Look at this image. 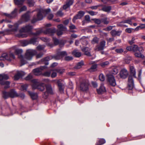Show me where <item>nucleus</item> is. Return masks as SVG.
Masks as SVG:
<instances>
[{"instance_id": "nucleus-1", "label": "nucleus", "mask_w": 145, "mask_h": 145, "mask_svg": "<svg viewBox=\"0 0 145 145\" xmlns=\"http://www.w3.org/2000/svg\"><path fill=\"white\" fill-rule=\"evenodd\" d=\"M37 53V51L35 50L29 49L27 50L25 57H23L22 55L19 56V57L20 59L22 65H24L26 63V59L29 60L31 59L32 57L35 55Z\"/></svg>"}, {"instance_id": "nucleus-2", "label": "nucleus", "mask_w": 145, "mask_h": 145, "mask_svg": "<svg viewBox=\"0 0 145 145\" xmlns=\"http://www.w3.org/2000/svg\"><path fill=\"white\" fill-rule=\"evenodd\" d=\"M67 54L65 51L60 52L58 51L57 52L56 54L53 56H48L41 59V61L43 62H44V64L46 65L48 64V62L46 61H48L52 59L55 60H59L61 58L65 56H67Z\"/></svg>"}, {"instance_id": "nucleus-3", "label": "nucleus", "mask_w": 145, "mask_h": 145, "mask_svg": "<svg viewBox=\"0 0 145 145\" xmlns=\"http://www.w3.org/2000/svg\"><path fill=\"white\" fill-rule=\"evenodd\" d=\"M32 89H38L39 90L43 91L45 88V84L41 83L38 79H34L31 81Z\"/></svg>"}, {"instance_id": "nucleus-4", "label": "nucleus", "mask_w": 145, "mask_h": 145, "mask_svg": "<svg viewBox=\"0 0 145 145\" xmlns=\"http://www.w3.org/2000/svg\"><path fill=\"white\" fill-rule=\"evenodd\" d=\"M33 26H32L28 25L22 27L20 30V31L22 32L27 33L28 34L32 35L35 36L38 35L43 32L42 30H40L37 31L35 33H33L31 32Z\"/></svg>"}, {"instance_id": "nucleus-5", "label": "nucleus", "mask_w": 145, "mask_h": 145, "mask_svg": "<svg viewBox=\"0 0 145 145\" xmlns=\"http://www.w3.org/2000/svg\"><path fill=\"white\" fill-rule=\"evenodd\" d=\"M89 83L88 80H83L80 83V89L83 91H86L89 89Z\"/></svg>"}, {"instance_id": "nucleus-6", "label": "nucleus", "mask_w": 145, "mask_h": 145, "mask_svg": "<svg viewBox=\"0 0 145 145\" xmlns=\"http://www.w3.org/2000/svg\"><path fill=\"white\" fill-rule=\"evenodd\" d=\"M15 58V56L13 53H10L9 55H8L7 53H5L2 54L1 56L0 57V60H7L10 61L12 58L14 59Z\"/></svg>"}, {"instance_id": "nucleus-7", "label": "nucleus", "mask_w": 145, "mask_h": 145, "mask_svg": "<svg viewBox=\"0 0 145 145\" xmlns=\"http://www.w3.org/2000/svg\"><path fill=\"white\" fill-rule=\"evenodd\" d=\"M46 91L43 93V97L44 99L47 98L48 95L53 94L54 93L50 85L48 84L46 85Z\"/></svg>"}, {"instance_id": "nucleus-8", "label": "nucleus", "mask_w": 145, "mask_h": 145, "mask_svg": "<svg viewBox=\"0 0 145 145\" xmlns=\"http://www.w3.org/2000/svg\"><path fill=\"white\" fill-rule=\"evenodd\" d=\"M107 81L109 84L112 86H115L116 85L114 77L113 75H108Z\"/></svg>"}, {"instance_id": "nucleus-9", "label": "nucleus", "mask_w": 145, "mask_h": 145, "mask_svg": "<svg viewBox=\"0 0 145 145\" xmlns=\"http://www.w3.org/2000/svg\"><path fill=\"white\" fill-rule=\"evenodd\" d=\"M58 30L57 31V35L58 36H60L63 34V31H66L67 30L66 27L61 24L57 25Z\"/></svg>"}, {"instance_id": "nucleus-10", "label": "nucleus", "mask_w": 145, "mask_h": 145, "mask_svg": "<svg viewBox=\"0 0 145 145\" xmlns=\"http://www.w3.org/2000/svg\"><path fill=\"white\" fill-rule=\"evenodd\" d=\"M46 68V66H41L39 68L33 69V71L35 75L37 76L41 74L42 70Z\"/></svg>"}, {"instance_id": "nucleus-11", "label": "nucleus", "mask_w": 145, "mask_h": 145, "mask_svg": "<svg viewBox=\"0 0 145 145\" xmlns=\"http://www.w3.org/2000/svg\"><path fill=\"white\" fill-rule=\"evenodd\" d=\"M128 74L127 71L125 69H123L120 71L119 75L121 78L125 79L127 77Z\"/></svg>"}, {"instance_id": "nucleus-12", "label": "nucleus", "mask_w": 145, "mask_h": 145, "mask_svg": "<svg viewBox=\"0 0 145 145\" xmlns=\"http://www.w3.org/2000/svg\"><path fill=\"white\" fill-rule=\"evenodd\" d=\"M29 19H21L18 23L15 24L14 26H12V31H16L18 29L19 24L22 23L24 21H25V22L27 21Z\"/></svg>"}, {"instance_id": "nucleus-13", "label": "nucleus", "mask_w": 145, "mask_h": 145, "mask_svg": "<svg viewBox=\"0 0 145 145\" xmlns=\"http://www.w3.org/2000/svg\"><path fill=\"white\" fill-rule=\"evenodd\" d=\"M106 42L105 41L103 40L101 41L99 46H96L95 48V51H99L103 50L105 46Z\"/></svg>"}, {"instance_id": "nucleus-14", "label": "nucleus", "mask_w": 145, "mask_h": 145, "mask_svg": "<svg viewBox=\"0 0 145 145\" xmlns=\"http://www.w3.org/2000/svg\"><path fill=\"white\" fill-rule=\"evenodd\" d=\"M128 87L129 90L132 89L134 87V81L132 77L130 76L128 78Z\"/></svg>"}, {"instance_id": "nucleus-15", "label": "nucleus", "mask_w": 145, "mask_h": 145, "mask_svg": "<svg viewBox=\"0 0 145 145\" xmlns=\"http://www.w3.org/2000/svg\"><path fill=\"white\" fill-rule=\"evenodd\" d=\"M144 49L142 46L138 47L136 45H134L132 46V51L135 53L138 51L139 52H143Z\"/></svg>"}, {"instance_id": "nucleus-16", "label": "nucleus", "mask_w": 145, "mask_h": 145, "mask_svg": "<svg viewBox=\"0 0 145 145\" xmlns=\"http://www.w3.org/2000/svg\"><path fill=\"white\" fill-rule=\"evenodd\" d=\"M56 31V30L54 28L47 29L44 31L43 32L46 34H49L52 35H53Z\"/></svg>"}, {"instance_id": "nucleus-17", "label": "nucleus", "mask_w": 145, "mask_h": 145, "mask_svg": "<svg viewBox=\"0 0 145 145\" xmlns=\"http://www.w3.org/2000/svg\"><path fill=\"white\" fill-rule=\"evenodd\" d=\"M17 12L18 9L16 8L14 9L13 11H12L10 14L4 13V15L8 17H15L17 15Z\"/></svg>"}, {"instance_id": "nucleus-18", "label": "nucleus", "mask_w": 145, "mask_h": 145, "mask_svg": "<svg viewBox=\"0 0 145 145\" xmlns=\"http://www.w3.org/2000/svg\"><path fill=\"white\" fill-rule=\"evenodd\" d=\"M24 73L22 71H18L17 73L14 76L15 80H18L21 77L24 75Z\"/></svg>"}, {"instance_id": "nucleus-19", "label": "nucleus", "mask_w": 145, "mask_h": 145, "mask_svg": "<svg viewBox=\"0 0 145 145\" xmlns=\"http://www.w3.org/2000/svg\"><path fill=\"white\" fill-rule=\"evenodd\" d=\"M29 40V44H33L34 45H37L38 43L37 38L33 37L31 39Z\"/></svg>"}, {"instance_id": "nucleus-20", "label": "nucleus", "mask_w": 145, "mask_h": 145, "mask_svg": "<svg viewBox=\"0 0 145 145\" xmlns=\"http://www.w3.org/2000/svg\"><path fill=\"white\" fill-rule=\"evenodd\" d=\"M106 91L105 87L103 85L101 84L100 88L97 89V91L99 94H101Z\"/></svg>"}, {"instance_id": "nucleus-21", "label": "nucleus", "mask_w": 145, "mask_h": 145, "mask_svg": "<svg viewBox=\"0 0 145 145\" xmlns=\"http://www.w3.org/2000/svg\"><path fill=\"white\" fill-rule=\"evenodd\" d=\"M25 0H14L15 5H17L18 7H21L23 4Z\"/></svg>"}, {"instance_id": "nucleus-22", "label": "nucleus", "mask_w": 145, "mask_h": 145, "mask_svg": "<svg viewBox=\"0 0 145 145\" xmlns=\"http://www.w3.org/2000/svg\"><path fill=\"white\" fill-rule=\"evenodd\" d=\"M61 81V80H58L57 81V83L59 91L61 93H62L64 91L63 85L60 82Z\"/></svg>"}, {"instance_id": "nucleus-23", "label": "nucleus", "mask_w": 145, "mask_h": 145, "mask_svg": "<svg viewBox=\"0 0 145 145\" xmlns=\"http://www.w3.org/2000/svg\"><path fill=\"white\" fill-rule=\"evenodd\" d=\"M85 12L82 11H79L77 14L74 16L73 18H81L85 14Z\"/></svg>"}, {"instance_id": "nucleus-24", "label": "nucleus", "mask_w": 145, "mask_h": 145, "mask_svg": "<svg viewBox=\"0 0 145 145\" xmlns=\"http://www.w3.org/2000/svg\"><path fill=\"white\" fill-rule=\"evenodd\" d=\"M0 83L2 85H5L4 87L5 89L8 88L10 87V82L8 81H1L0 82Z\"/></svg>"}, {"instance_id": "nucleus-25", "label": "nucleus", "mask_w": 145, "mask_h": 145, "mask_svg": "<svg viewBox=\"0 0 145 145\" xmlns=\"http://www.w3.org/2000/svg\"><path fill=\"white\" fill-rule=\"evenodd\" d=\"M130 72L133 76L135 78H136V72L134 67L133 66H130Z\"/></svg>"}, {"instance_id": "nucleus-26", "label": "nucleus", "mask_w": 145, "mask_h": 145, "mask_svg": "<svg viewBox=\"0 0 145 145\" xmlns=\"http://www.w3.org/2000/svg\"><path fill=\"white\" fill-rule=\"evenodd\" d=\"M9 93L10 97L14 98L18 96L17 93L13 89L11 90L9 92Z\"/></svg>"}, {"instance_id": "nucleus-27", "label": "nucleus", "mask_w": 145, "mask_h": 145, "mask_svg": "<svg viewBox=\"0 0 145 145\" xmlns=\"http://www.w3.org/2000/svg\"><path fill=\"white\" fill-rule=\"evenodd\" d=\"M9 78V76L7 74H0V81L3 80H7Z\"/></svg>"}, {"instance_id": "nucleus-28", "label": "nucleus", "mask_w": 145, "mask_h": 145, "mask_svg": "<svg viewBox=\"0 0 145 145\" xmlns=\"http://www.w3.org/2000/svg\"><path fill=\"white\" fill-rule=\"evenodd\" d=\"M82 50L84 52L86 55L88 56H91L90 53L89 52V49L87 47L84 48L82 49Z\"/></svg>"}, {"instance_id": "nucleus-29", "label": "nucleus", "mask_w": 145, "mask_h": 145, "mask_svg": "<svg viewBox=\"0 0 145 145\" xmlns=\"http://www.w3.org/2000/svg\"><path fill=\"white\" fill-rule=\"evenodd\" d=\"M84 63L83 61H81L77 63L76 65L74 67L75 69H78L82 67V66L84 65Z\"/></svg>"}, {"instance_id": "nucleus-30", "label": "nucleus", "mask_w": 145, "mask_h": 145, "mask_svg": "<svg viewBox=\"0 0 145 145\" xmlns=\"http://www.w3.org/2000/svg\"><path fill=\"white\" fill-rule=\"evenodd\" d=\"M28 92L33 99H36L37 98L38 96L37 93L31 92L29 91H28Z\"/></svg>"}, {"instance_id": "nucleus-31", "label": "nucleus", "mask_w": 145, "mask_h": 145, "mask_svg": "<svg viewBox=\"0 0 145 145\" xmlns=\"http://www.w3.org/2000/svg\"><path fill=\"white\" fill-rule=\"evenodd\" d=\"M106 141L104 139L100 138L97 140L96 143V145H101L105 143Z\"/></svg>"}, {"instance_id": "nucleus-32", "label": "nucleus", "mask_w": 145, "mask_h": 145, "mask_svg": "<svg viewBox=\"0 0 145 145\" xmlns=\"http://www.w3.org/2000/svg\"><path fill=\"white\" fill-rule=\"evenodd\" d=\"M121 31H116L115 30H112L111 32V33L112 36H119L121 33Z\"/></svg>"}, {"instance_id": "nucleus-33", "label": "nucleus", "mask_w": 145, "mask_h": 145, "mask_svg": "<svg viewBox=\"0 0 145 145\" xmlns=\"http://www.w3.org/2000/svg\"><path fill=\"white\" fill-rule=\"evenodd\" d=\"M72 54L76 57H79L81 55V52H79L77 50H75L72 52Z\"/></svg>"}, {"instance_id": "nucleus-34", "label": "nucleus", "mask_w": 145, "mask_h": 145, "mask_svg": "<svg viewBox=\"0 0 145 145\" xmlns=\"http://www.w3.org/2000/svg\"><path fill=\"white\" fill-rule=\"evenodd\" d=\"M97 64H93L92 65L91 67L88 69V70L90 72H94L97 71Z\"/></svg>"}, {"instance_id": "nucleus-35", "label": "nucleus", "mask_w": 145, "mask_h": 145, "mask_svg": "<svg viewBox=\"0 0 145 145\" xmlns=\"http://www.w3.org/2000/svg\"><path fill=\"white\" fill-rule=\"evenodd\" d=\"M142 52H135V56L137 57L140 58H144V56L141 54Z\"/></svg>"}, {"instance_id": "nucleus-36", "label": "nucleus", "mask_w": 145, "mask_h": 145, "mask_svg": "<svg viewBox=\"0 0 145 145\" xmlns=\"http://www.w3.org/2000/svg\"><path fill=\"white\" fill-rule=\"evenodd\" d=\"M111 9V7L110 6H105L102 8V10L105 12H109Z\"/></svg>"}, {"instance_id": "nucleus-37", "label": "nucleus", "mask_w": 145, "mask_h": 145, "mask_svg": "<svg viewBox=\"0 0 145 145\" xmlns=\"http://www.w3.org/2000/svg\"><path fill=\"white\" fill-rule=\"evenodd\" d=\"M52 70L50 71H46L43 74V75L47 77H49L50 76Z\"/></svg>"}, {"instance_id": "nucleus-38", "label": "nucleus", "mask_w": 145, "mask_h": 145, "mask_svg": "<svg viewBox=\"0 0 145 145\" xmlns=\"http://www.w3.org/2000/svg\"><path fill=\"white\" fill-rule=\"evenodd\" d=\"M3 97L5 99L10 97L9 92H7L5 91H3Z\"/></svg>"}, {"instance_id": "nucleus-39", "label": "nucleus", "mask_w": 145, "mask_h": 145, "mask_svg": "<svg viewBox=\"0 0 145 145\" xmlns=\"http://www.w3.org/2000/svg\"><path fill=\"white\" fill-rule=\"evenodd\" d=\"M109 63L108 61H106L101 63L100 65L101 66L103 67H104L108 65Z\"/></svg>"}, {"instance_id": "nucleus-40", "label": "nucleus", "mask_w": 145, "mask_h": 145, "mask_svg": "<svg viewBox=\"0 0 145 145\" xmlns=\"http://www.w3.org/2000/svg\"><path fill=\"white\" fill-rule=\"evenodd\" d=\"M28 86V85L26 84L22 85L21 87V90L24 91H26Z\"/></svg>"}, {"instance_id": "nucleus-41", "label": "nucleus", "mask_w": 145, "mask_h": 145, "mask_svg": "<svg viewBox=\"0 0 145 145\" xmlns=\"http://www.w3.org/2000/svg\"><path fill=\"white\" fill-rule=\"evenodd\" d=\"M74 2V0H67L65 3L67 4L70 7L72 5Z\"/></svg>"}, {"instance_id": "nucleus-42", "label": "nucleus", "mask_w": 145, "mask_h": 145, "mask_svg": "<svg viewBox=\"0 0 145 145\" xmlns=\"http://www.w3.org/2000/svg\"><path fill=\"white\" fill-rule=\"evenodd\" d=\"M22 45V46H25L29 44V40H25L21 42Z\"/></svg>"}, {"instance_id": "nucleus-43", "label": "nucleus", "mask_w": 145, "mask_h": 145, "mask_svg": "<svg viewBox=\"0 0 145 145\" xmlns=\"http://www.w3.org/2000/svg\"><path fill=\"white\" fill-rule=\"evenodd\" d=\"M29 16L30 12H27L22 16V18H29Z\"/></svg>"}, {"instance_id": "nucleus-44", "label": "nucleus", "mask_w": 145, "mask_h": 145, "mask_svg": "<svg viewBox=\"0 0 145 145\" xmlns=\"http://www.w3.org/2000/svg\"><path fill=\"white\" fill-rule=\"evenodd\" d=\"M99 39L97 37H95L91 40V43L92 44L97 43L98 42Z\"/></svg>"}, {"instance_id": "nucleus-45", "label": "nucleus", "mask_w": 145, "mask_h": 145, "mask_svg": "<svg viewBox=\"0 0 145 145\" xmlns=\"http://www.w3.org/2000/svg\"><path fill=\"white\" fill-rule=\"evenodd\" d=\"M45 46L44 45H39L37 47L36 49L39 50H43Z\"/></svg>"}, {"instance_id": "nucleus-46", "label": "nucleus", "mask_w": 145, "mask_h": 145, "mask_svg": "<svg viewBox=\"0 0 145 145\" xmlns=\"http://www.w3.org/2000/svg\"><path fill=\"white\" fill-rule=\"evenodd\" d=\"M51 12V10L50 8L44 9L43 10V13L44 14V16L50 13Z\"/></svg>"}, {"instance_id": "nucleus-47", "label": "nucleus", "mask_w": 145, "mask_h": 145, "mask_svg": "<svg viewBox=\"0 0 145 145\" xmlns=\"http://www.w3.org/2000/svg\"><path fill=\"white\" fill-rule=\"evenodd\" d=\"M22 49H17L15 50L14 52L15 54L19 55L22 53Z\"/></svg>"}, {"instance_id": "nucleus-48", "label": "nucleus", "mask_w": 145, "mask_h": 145, "mask_svg": "<svg viewBox=\"0 0 145 145\" xmlns=\"http://www.w3.org/2000/svg\"><path fill=\"white\" fill-rule=\"evenodd\" d=\"M54 71L56 72L59 73L60 74L63 73L65 71V70L63 69H54Z\"/></svg>"}, {"instance_id": "nucleus-49", "label": "nucleus", "mask_w": 145, "mask_h": 145, "mask_svg": "<svg viewBox=\"0 0 145 145\" xmlns=\"http://www.w3.org/2000/svg\"><path fill=\"white\" fill-rule=\"evenodd\" d=\"M27 2L30 7L33 6L35 3L33 0H28Z\"/></svg>"}, {"instance_id": "nucleus-50", "label": "nucleus", "mask_w": 145, "mask_h": 145, "mask_svg": "<svg viewBox=\"0 0 145 145\" xmlns=\"http://www.w3.org/2000/svg\"><path fill=\"white\" fill-rule=\"evenodd\" d=\"M53 39L54 44L55 45H57L59 44L60 42L57 39L54 37H53Z\"/></svg>"}, {"instance_id": "nucleus-51", "label": "nucleus", "mask_w": 145, "mask_h": 145, "mask_svg": "<svg viewBox=\"0 0 145 145\" xmlns=\"http://www.w3.org/2000/svg\"><path fill=\"white\" fill-rule=\"evenodd\" d=\"M100 80L102 81H104L105 80V76L102 74H100L99 76Z\"/></svg>"}, {"instance_id": "nucleus-52", "label": "nucleus", "mask_w": 145, "mask_h": 145, "mask_svg": "<svg viewBox=\"0 0 145 145\" xmlns=\"http://www.w3.org/2000/svg\"><path fill=\"white\" fill-rule=\"evenodd\" d=\"M111 72L112 74H116L118 73V69L116 68H114L112 69Z\"/></svg>"}, {"instance_id": "nucleus-53", "label": "nucleus", "mask_w": 145, "mask_h": 145, "mask_svg": "<svg viewBox=\"0 0 145 145\" xmlns=\"http://www.w3.org/2000/svg\"><path fill=\"white\" fill-rule=\"evenodd\" d=\"M63 13L62 12V10H59L56 13V15L58 16L61 17L63 15Z\"/></svg>"}, {"instance_id": "nucleus-54", "label": "nucleus", "mask_w": 145, "mask_h": 145, "mask_svg": "<svg viewBox=\"0 0 145 145\" xmlns=\"http://www.w3.org/2000/svg\"><path fill=\"white\" fill-rule=\"evenodd\" d=\"M52 71H53L52 74H51V76L52 78H54L55 77L57 76V73L56 72V71L54 70H52Z\"/></svg>"}, {"instance_id": "nucleus-55", "label": "nucleus", "mask_w": 145, "mask_h": 145, "mask_svg": "<svg viewBox=\"0 0 145 145\" xmlns=\"http://www.w3.org/2000/svg\"><path fill=\"white\" fill-rule=\"evenodd\" d=\"M123 50L122 48L117 49L115 50V51L118 54H120L123 52Z\"/></svg>"}, {"instance_id": "nucleus-56", "label": "nucleus", "mask_w": 145, "mask_h": 145, "mask_svg": "<svg viewBox=\"0 0 145 145\" xmlns=\"http://www.w3.org/2000/svg\"><path fill=\"white\" fill-rule=\"evenodd\" d=\"M26 10L27 7L26 6H24L20 8L19 10V12H22L25 11Z\"/></svg>"}, {"instance_id": "nucleus-57", "label": "nucleus", "mask_w": 145, "mask_h": 145, "mask_svg": "<svg viewBox=\"0 0 145 145\" xmlns=\"http://www.w3.org/2000/svg\"><path fill=\"white\" fill-rule=\"evenodd\" d=\"M32 78V75L31 74H29L25 77V79L27 80H29L31 79Z\"/></svg>"}, {"instance_id": "nucleus-58", "label": "nucleus", "mask_w": 145, "mask_h": 145, "mask_svg": "<svg viewBox=\"0 0 145 145\" xmlns=\"http://www.w3.org/2000/svg\"><path fill=\"white\" fill-rule=\"evenodd\" d=\"M37 18H43L44 17V16H43L42 13L39 12L37 14Z\"/></svg>"}, {"instance_id": "nucleus-59", "label": "nucleus", "mask_w": 145, "mask_h": 145, "mask_svg": "<svg viewBox=\"0 0 145 145\" xmlns=\"http://www.w3.org/2000/svg\"><path fill=\"white\" fill-rule=\"evenodd\" d=\"M72 59V57L71 56H66L65 58V59L66 61H70Z\"/></svg>"}, {"instance_id": "nucleus-60", "label": "nucleus", "mask_w": 145, "mask_h": 145, "mask_svg": "<svg viewBox=\"0 0 145 145\" xmlns=\"http://www.w3.org/2000/svg\"><path fill=\"white\" fill-rule=\"evenodd\" d=\"M131 60V57H129L127 58L125 60V62L127 63L128 64L129 63L130 61Z\"/></svg>"}, {"instance_id": "nucleus-61", "label": "nucleus", "mask_w": 145, "mask_h": 145, "mask_svg": "<svg viewBox=\"0 0 145 145\" xmlns=\"http://www.w3.org/2000/svg\"><path fill=\"white\" fill-rule=\"evenodd\" d=\"M42 19H33L31 20V22L32 23H34L37 21L41 20Z\"/></svg>"}, {"instance_id": "nucleus-62", "label": "nucleus", "mask_w": 145, "mask_h": 145, "mask_svg": "<svg viewBox=\"0 0 145 145\" xmlns=\"http://www.w3.org/2000/svg\"><path fill=\"white\" fill-rule=\"evenodd\" d=\"M93 20L95 21V23L97 24H99L101 23V22L99 19H93Z\"/></svg>"}, {"instance_id": "nucleus-63", "label": "nucleus", "mask_w": 145, "mask_h": 145, "mask_svg": "<svg viewBox=\"0 0 145 145\" xmlns=\"http://www.w3.org/2000/svg\"><path fill=\"white\" fill-rule=\"evenodd\" d=\"M136 39V38L134 37H133L132 39V40L130 41H129V43L131 44V45L133 44L134 43H135L134 41Z\"/></svg>"}, {"instance_id": "nucleus-64", "label": "nucleus", "mask_w": 145, "mask_h": 145, "mask_svg": "<svg viewBox=\"0 0 145 145\" xmlns=\"http://www.w3.org/2000/svg\"><path fill=\"white\" fill-rule=\"evenodd\" d=\"M40 39L41 40L44 42H47L49 41V39L46 38L41 37L40 38Z\"/></svg>"}]
</instances>
